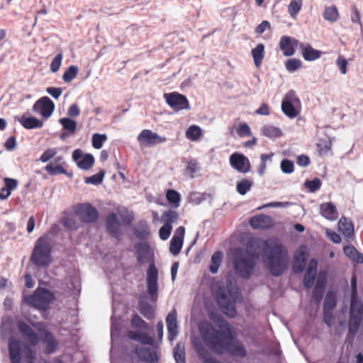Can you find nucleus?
Instances as JSON below:
<instances>
[{"mask_svg":"<svg viewBox=\"0 0 363 363\" xmlns=\"http://www.w3.org/2000/svg\"><path fill=\"white\" fill-rule=\"evenodd\" d=\"M218 329L208 323L201 328V333L206 345L218 354L225 352L233 357L244 358L247 356V350L243 343L235 337L233 330L225 320H218Z\"/></svg>","mask_w":363,"mask_h":363,"instance_id":"obj_1","label":"nucleus"},{"mask_svg":"<svg viewBox=\"0 0 363 363\" xmlns=\"http://www.w3.org/2000/svg\"><path fill=\"white\" fill-rule=\"evenodd\" d=\"M250 247L262 251L265 257L264 263L272 275L279 277L286 269L289 259L288 250L278 239L255 240L250 242Z\"/></svg>","mask_w":363,"mask_h":363,"instance_id":"obj_2","label":"nucleus"},{"mask_svg":"<svg viewBox=\"0 0 363 363\" xmlns=\"http://www.w3.org/2000/svg\"><path fill=\"white\" fill-rule=\"evenodd\" d=\"M18 329L28 345L22 349L21 342L15 338L9 341V353L11 363H34L35 354L30 346H35L40 342V337L32 328L23 321L18 323Z\"/></svg>","mask_w":363,"mask_h":363,"instance_id":"obj_3","label":"nucleus"},{"mask_svg":"<svg viewBox=\"0 0 363 363\" xmlns=\"http://www.w3.org/2000/svg\"><path fill=\"white\" fill-rule=\"evenodd\" d=\"M239 295L238 289L234 286H219L213 293L220 311L230 318L237 315L235 303Z\"/></svg>","mask_w":363,"mask_h":363,"instance_id":"obj_4","label":"nucleus"},{"mask_svg":"<svg viewBox=\"0 0 363 363\" xmlns=\"http://www.w3.org/2000/svg\"><path fill=\"white\" fill-rule=\"evenodd\" d=\"M52 246L48 235L40 237L35 242L30 262L38 267L48 266L52 262Z\"/></svg>","mask_w":363,"mask_h":363,"instance_id":"obj_5","label":"nucleus"},{"mask_svg":"<svg viewBox=\"0 0 363 363\" xmlns=\"http://www.w3.org/2000/svg\"><path fill=\"white\" fill-rule=\"evenodd\" d=\"M258 257L248 250L244 251L236 249L233 257L235 272L236 274L242 278H249L255 266V259Z\"/></svg>","mask_w":363,"mask_h":363,"instance_id":"obj_6","label":"nucleus"},{"mask_svg":"<svg viewBox=\"0 0 363 363\" xmlns=\"http://www.w3.org/2000/svg\"><path fill=\"white\" fill-rule=\"evenodd\" d=\"M52 292L45 288L38 287L32 295L26 298V302L36 309L45 311L55 301Z\"/></svg>","mask_w":363,"mask_h":363,"instance_id":"obj_7","label":"nucleus"},{"mask_svg":"<svg viewBox=\"0 0 363 363\" xmlns=\"http://www.w3.org/2000/svg\"><path fill=\"white\" fill-rule=\"evenodd\" d=\"M121 224L123 225H130L133 220L131 215L128 213L119 214ZM106 229L111 235L118 240L121 239L122 232L121 229V223L118 220L117 214L111 213L106 217Z\"/></svg>","mask_w":363,"mask_h":363,"instance_id":"obj_8","label":"nucleus"},{"mask_svg":"<svg viewBox=\"0 0 363 363\" xmlns=\"http://www.w3.org/2000/svg\"><path fill=\"white\" fill-rule=\"evenodd\" d=\"M74 211L80 220L85 223H94L99 217L97 209L88 203L77 204Z\"/></svg>","mask_w":363,"mask_h":363,"instance_id":"obj_9","label":"nucleus"},{"mask_svg":"<svg viewBox=\"0 0 363 363\" xmlns=\"http://www.w3.org/2000/svg\"><path fill=\"white\" fill-rule=\"evenodd\" d=\"M164 98L168 106L175 111L190 109V105L187 98L179 92L174 91L164 94Z\"/></svg>","mask_w":363,"mask_h":363,"instance_id":"obj_10","label":"nucleus"},{"mask_svg":"<svg viewBox=\"0 0 363 363\" xmlns=\"http://www.w3.org/2000/svg\"><path fill=\"white\" fill-rule=\"evenodd\" d=\"M300 103L299 99L296 95L294 91H289L283 99L281 103V110L283 113L290 118L296 117L299 111L295 108V105Z\"/></svg>","mask_w":363,"mask_h":363,"instance_id":"obj_11","label":"nucleus"},{"mask_svg":"<svg viewBox=\"0 0 363 363\" xmlns=\"http://www.w3.org/2000/svg\"><path fill=\"white\" fill-rule=\"evenodd\" d=\"M158 271L152 262L147 271V291L152 301H156L158 296Z\"/></svg>","mask_w":363,"mask_h":363,"instance_id":"obj_12","label":"nucleus"},{"mask_svg":"<svg viewBox=\"0 0 363 363\" xmlns=\"http://www.w3.org/2000/svg\"><path fill=\"white\" fill-rule=\"evenodd\" d=\"M55 109V104L48 96L41 97L33 106V111L39 113L44 118L51 116Z\"/></svg>","mask_w":363,"mask_h":363,"instance_id":"obj_13","label":"nucleus"},{"mask_svg":"<svg viewBox=\"0 0 363 363\" xmlns=\"http://www.w3.org/2000/svg\"><path fill=\"white\" fill-rule=\"evenodd\" d=\"M137 139L139 143L145 146H154L157 144L164 143L167 140L165 137L160 136L149 129L143 130Z\"/></svg>","mask_w":363,"mask_h":363,"instance_id":"obj_14","label":"nucleus"},{"mask_svg":"<svg viewBox=\"0 0 363 363\" xmlns=\"http://www.w3.org/2000/svg\"><path fill=\"white\" fill-rule=\"evenodd\" d=\"M38 331L40 334L41 342L45 345L44 352L46 354L55 352L57 350L59 342L54 335L45 328H40Z\"/></svg>","mask_w":363,"mask_h":363,"instance_id":"obj_15","label":"nucleus"},{"mask_svg":"<svg viewBox=\"0 0 363 363\" xmlns=\"http://www.w3.org/2000/svg\"><path fill=\"white\" fill-rule=\"evenodd\" d=\"M72 159L77 163L78 167L84 170L90 169L94 163V156L89 153L84 154L80 149L74 150Z\"/></svg>","mask_w":363,"mask_h":363,"instance_id":"obj_16","label":"nucleus"},{"mask_svg":"<svg viewBox=\"0 0 363 363\" xmlns=\"http://www.w3.org/2000/svg\"><path fill=\"white\" fill-rule=\"evenodd\" d=\"M231 167L241 173H247L250 170V163L247 157L242 154L233 153L230 157Z\"/></svg>","mask_w":363,"mask_h":363,"instance_id":"obj_17","label":"nucleus"},{"mask_svg":"<svg viewBox=\"0 0 363 363\" xmlns=\"http://www.w3.org/2000/svg\"><path fill=\"white\" fill-rule=\"evenodd\" d=\"M135 255L138 263L140 265L148 263L152 258L150 246L145 242H138L135 245Z\"/></svg>","mask_w":363,"mask_h":363,"instance_id":"obj_18","label":"nucleus"},{"mask_svg":"<svg viewBox=\"0 0 363 363\" xmlns=\"http://www.w3.org/2000/svg\"><path fill=\"white\" fill-rule=\"evenodd\" d=\"M298 40L289 36H282L279 41V48L284 56H292L296 51V48L299 45Z\"/></svg>","mask_w":363,"mask_h":363,"instance_id":"obj_19","label":"nucleus"},{"mask_svg":"<svg viewBox=\"0 0 363 363\" xmlns=\"http://www.w3.org/2000/svg\"><path fill=\"white\" fill-rule=\"evenodd\" d=\"M317 260L311 259L303 276V285L307 289L312 288L314 284L317 274Z\"/></svg>","mask_w":363,"mask_h":363,"instance_id":"obj_20","label":"nucleus"},{"mask_svg":"<svg viewBox=\"0 0 363 363\" xmlns=\"http://www.w3.org/2000/svg\"><path fill=\"white\" fill-rule=\"evenodd\" d=\"M249 223L254 229H268L272 228L274 225L272 218L264 214L252 216L250 219Z\"/></svg>","mask_w":363,"mask_h":363,"instance_id":"obj_21","label":"nucleus"},{"mask_svg":"<svg viewBox=\"0 0 363 363\" xmlns=\"http://www.w3.org/2000/svg\"><path fill=\"white\" fill-rule=\"evenodd\" d=\"M168 331V339L173 341L178 334L177 313L175 309L172 310L166 318Z\"/></svg>","mask_w":363,"mask_h":363,"instance_id":"obj_22","label":"nucleus"},{"mask_svg":"<svg viewBox=\"0 0 363 363\" xmlns=\"http://www.w3.org/2000/svg\"><path fill=\"white\" fill-rule=\"evenodd\" d=\"M338 229L347 241H351L354 239V225L347 218L342 217L339 220Z\"/></svg>","mask_w":363,"mask_h":363,"instance_id":"obj_23","label":"nucleus"},{"mask_svg":"<svg viewBox=\"0 0 363 363\" xmlns=\"http://www.w3.org/2000/svg\"><path fill=\"white\" fill-rule=\"evenodd\" d=\"M138 359L145 363H155L157 361V352L150 347H138L135 350Z\"/></svg>","mask_w":363,"mask_h":363,"instance_id":"obj_24","label":"nucleus"},{"mask_svg":"<svg viewBox=\"0 0 363 363\" xmlns=\"http://www.w3.org/2000/svg\"><path fill=\"white\" fill-rule=\"evenodd\" d=\"M320 214L329 220H336L338 218L337 208L332 202L321 203L320 206Z\"/></svg>","mask_w":363,"mask_h":363,"instance_id":"obj_25","label":"nucleus"},{"mask_svg":"<svg viewBox=\"0 0 363 363\" xmlns=\"http://www.w3.org/2000/svg\"><path fill=\"white\" fill-rule=\"evenodd\" d=\"M306 256L303 250L296 251L293 262V271L295 273H301L306 268Z\"/></svg>","mask_w":363,"mask_h":363,"instance_id":"obj_26","label":"nucleus"},{"mask_svg":"<svg viewBox=\"0 0 363 363\" xmlns=\"http://www.w3.org/2000/svg\"><path fill=\"white\" fill-rule=\"evenodd\" d=\"M300 48L303 59L306 61H313L320 57L321 51L314 49L310 45L300 43Z\"/></svg>","mask_w":363,"mask_h":363,"instance_id":"obj_27","label":"nucleus"},{"mask_svg":"<svg viewBox=\"0 0 363 363\" xmlns=\"http://www.w3.org/2000/svg\"><path fill=\"white\" fill-rule=\"evenodd\" d=\"M19 122L26 129L38 128L43 125V121L34 117H26L25 115L22 116Z\"/></svg>","mask_w":363,"mask_h":363,"instance_id":"obj_28","label":"nucleus"},{"mask_svg":"<svg viewBox=\"0 0 363 363\" xmlns=\"http://www.w3.org/2000/svg\"><path fill=\"white\" fill-rule=\"evenodd\" d=\"M343 252L345 255L357 263H363V255L359 253L354 246L348 245L344 247Z\"/></svg>","mask_w":363,"mask_h":363,"instance_id":"obj_29","label":"nucleus"},{"mask_svg":"<svg viewBox=\"0 0 363 363\" xmlns=\"http://www.w3.org/2000/svg\"><path fill=\"white\" fill-rule=\"evenodd\" d=\"M252 55L255 66L259 67L262 65L264 57V45L262 43L258 44L252 50Z\"/></svg>","mask_w":363,"mask_h":363,"instance_id":"obj_30","label":"nucleus"},{"mask_svg":"<svg viewBox=\"0 0 363 363\" xmlns=\"http://www.w3.org/2000/svg\"><path fill=\"white\" fill-rule=\"evenodd\" d=\"M63 226L69 230H76L80 227V223L72 215H66L61 220Z\"/></svg>","mask_w":363,"mask_h":363,"instance_id":"obj_31","label":"nucleus"},{"mask_svg":"<svg viewBox=\"0 0 363 363\" xmlns=\"http://www.w3.org/2000/svg\"><path fill=\"white\" fill-rule=\"evenodd\" d=\"M139 311L140 313L147 319L152 320L155 317V311L152 306L143 301H139Z\"/></svg>","mask_w":363,"mask_h":363,"instance_id":"obj_32","label":"nucleus"},{"mask_svg":"<svg viewBox=\"0 0 363 363\" xmlns=\"http://www.w3.org/2000/svg\"><path fill=\"white\" fill-rule=\"evenodd\" d=\"M363 313V303L358 300L357 296L351 297L350 315L361 316Z\"/></svg>","mask_w":363,"mask_h":363,"instance_id":"obj_33","label":"nucleus"},{"mask_svg":"<svg viewBox=\"0 0 363 363\" xmlns=\"http://www.w3.org/2000/svg\"><path fill=\"white\" fill-rule=\"evenodd\" d=\"M174 358L176 363H186L185 349L182 343H177L173 349Z\"/></svg>","mask_w":363,"mask_h":363,"instance_id":"obj_34","label":"nucleus"},{"mask_svg":"<svg viewBox=\"0 0 363 363\" xmlns=\"http://www.w3.org/2000/svg\"><path fill=\"white\" fill-rule=\"evenodd\" d=\"M262 133L268 138H278L282 134L280 128L273 125H264L262 128Z\"/></svg>","mask_w":363,"mask_h":363,"instance_id":"obj_35","label":"nucleus"},{"mask_svg":"<svg viewBox=\"0 0 363 363\" xmlns=\"http://www.w3.org/2000/svg\"><path fill=\"white\" fill-rule=\"evenodd\" d=\"M222 256L221 252H216L213 254L209 266V270L211 273L216 274L218 272L222 261Z\"/></svg>","mask_w":363,"mask_h":363,"instance_id":"obj_36","label":"nucleus"},{"mask_svg":"<svg viewBox=\"0 0 363 363\" xmlns=\"http://www.w3.org/2000/svg\"><path fill=\"white\" fill-rule=\"evenodd\" d=\"M339 17V13L335 6L326 7L323 12V18L330 22H335Z\"/></svg>","mask_w":363,"mask_h":363,"instance_id":"obj_37","label":"nucleus"},{"mask_svg":"<svg viewBox=\"0 0 363 363\" xmlns=\"http://www.w3.org/2000/svg\"><path fill=\"white\" fill-rule=\"evenodd\" d=\"M166 198L168 202L172 204L174 208H177L179 206L181 201L180 194L174 189H169L166 192Z\"/></svg>","mask_w":363,"mask_h":363,"instance_id":"obj_38","label":"nucleus"},{"mask_svg":"<svg viewBox=\"0 0 363 363\" xmlns=\"http://www.w3.org/2000/svg\"><path fill=\"white\" fill-rule=\"evenodd\" d=\"M336 294L333 291H328L325 296L323 309L327 310H333V308L336 306Z\"/></svg>","mask_w":363,"mask_h":363,"instance_id":"obj_39","label":"nucleus"},{"mask_svg":"<svg viewBox=\"0 0 363 363\" xmlns=\"http://www.w3.org/2000/svg\"><path fill=\"white\" fill-rule=\"evenodd\" d=\"M362 320L361 316L350 315L349 320V333L354 335L359 328Z\"/></svg>","mask_w":363,"mask_h":363,"instance_id":"obj_40","label":"nucleus"},{"mask_svg":"<svg viewBox=\"0 0 363 363\" xmlns=\"http://www.w3.org/2000/svg\"><path fill=\"white\" fill-rule=\"evenodd\" d=\"M179 219V213L172 210H168L164 211L162 215V220L164 222V224H172L176 222Z\"/></svg>","mask_w":363,"mask_h":363,"instance_id":"obj_41","label":"nucleus"},{"mask_svg":"<svg viewBox=\"0 0 363 363\" xmlns=\"http://www.w3.org/2000/svg\"><path fill=\"white\" fill-rule=\"evenodd\" d=\"M201 135V129L199 126L192 125L186 131V138L191 140H197Z\"/></svg>","mask_w":363,"mask_h":363,"instance_id":"obj_42","label":"nucleus"},{"mask_svg":"<svg viewBox=\"0 0 363 363\" xmlns=\"http://www.w3.org/2000/svg\"><path fill=\"white\" fill-rule=\"evenodd\" d=\"M45 170L50 175H57V174H66L67 170L60 164L53 165L52 163L48 164Z\"/></svg>","mask_w":363,"mask_h":363,"instance_id":"obj_43","label":"nucleus"},{"mask_svg":"<svg viewBox=\"0 0 363 363\" xmlns=\"http://www.w3.org/2000/svg\"><path fill=\"white\" fill-rule=\"evenodd\" d=\"M303 4V0H291L288 6V12L294 18L300 11Z\"/></svg>","mask_w":363,"mask_h":363,"instance_id":"obj_44","label":"nucleus"},{"mask_svg":"<svg viewBox=\"0 0 363 363\" xmlns=\"http://www.w3.org/2000/svg\"><path fill=\"white\" fill-rule=\"evenodd\" d=\"M59 122L65 130H68L72 134L75 133L77 130V123L74 121L69 118H62L60 119Z\"/></svg>","mask_w":363,"mask_h":363,"instance_id":"obj_45","label":"nucleus"},{"mask_svg":"<svg viewBox=\"0 0 363 363\" xmlns=\"http://www.w3.org/2000/svg\"><path fill=\"white\" fill-rule=\"evenodd\" d=\"M79 69L75 65H71L69 68L64 72L62 79L65 82H70L72 81L78 74Z\"/></svg>","mask_w":363,"mask_h":363,"instance_id":"obj_46","label":"nucleus"},{"mask_svg":"<svg viewBox=\"0 0 363 363\" xmlns=\"http://www.w3.org/2000/svg\"><path fill=\"white\" fill-rule=\"evenodd\" d=\"M321 181L319 178H315L313 180H308L304 183L306 188L311 193H314L321 187Z\"/></svg>","mask_w":363,"mask_h":363,"instance_id":"obj_47","label":"nucleus"},{"mask_svg":"<svg viewBox=\"0 0 363 363\" xmlns=\"http://www.w3.org/2000/svg\"><path fill=\"white\" fill-rule=\"evenodd\" d=\"M130 323L134 328L147 329V323L136 313L133 315Z\"/></svg>","mask_w":363,"mask_h":363,"instance_id":"obj_48","label":"nucleus"},{"mask_svg":"<svg viewBox=\"0 0 363 363\" xmlns=\"http://www.w3.org/2000/svg\"><path fill=\"white\" fill-rule=\"evenodd\" d=\"M104 175L105 172L104 170H101L99 173L94 174L91 177H86L85 179V182L86 184L98 185L102 182Z\"/></svg>","mask_w":363,"mask_h":363,"instance_id":"obj_49","label":"nucleus"},{"mask_svg":"<svg viewBox=\"0 0 363 363\" xmlns=\"http://www.w3.org/2000/svg\"><path fill=\"white\" fill-rule=\"evenodd\" d=\"M106 139L105 134L94 133L92 135V146L96 149H100Z\"/></svg>","mask_w":363,"mask_h":363,"instance_id":"obj_50","label":"nucleus"},{"mask_svg":"<svg viewBox=\"0 0 363 363\" xmlns=\"http://www.w3.org/2000/svg\"><path fill=\"white\" fill-rule=\"evenodd\" d=\"M301 61L296 58L289 59L285 63L286 69L290 72L297 70L301 67Z\"/></svg>","mask_w":363,"mask_h":363,"instance_id":"obj_51","label":"nucleus"},{"mask_svg":"<svg viewBox=\"0 0 363 363\" xmlns=\"http://www.w3.org/2000/svg\"><path fill=\"white\" fill-rule=\"evenodd\" d=\"M182 240H177L175 238H172L169 245V252L173 255H177L180 252L183 246Z\"/></svg>","mask_w":363,"mask_h":363,"instance_id":"obj_52","label":"nucleus"},{"mask_svg":"<svg viewBox=\"0 0 363 363\" xmlns=\"http://www.w3.org/2000/svg\"><path fill=\"white\" fill-rule=\"evenodd\" d=\"M252 182L247 179H242L237 184V191L241 195H245L251 188Z\"/></svg>","mask_w":363,"mask_h":363,"instance_id":"obj_53","label":"nucleus"},{"mask_svg":"<svg viewBox=\"0 0 363 363\" xmlns=\"http://www.w3.org/2000/svg\"><path fill=\"white\" fill-rule=\"evenodd\" d=\"M237 133L242 138L252 135L250 128L246 123H242L238 126Z\"/></svg>","mask_w":363,"mask_h":363,"instance_id":"obj_54","label":"nucleus"},{"mask_svg":"<svg viewBox=\"0 0 363 363\" xmlns=\"http://www.w3.org/2000/svg\"><path fill=\"white\" fill-rule=\"evenodd\" d=\"M281 169L285 174H291L294 171V162L289 160L284 159L281 162Z\"/></svg>","mask_w":363,"mask_h":363,"instance_id":"obj_55","label":"nucleus"},{"mask_svg":"<svg viewBox=\"0 0 363 363\" xmlns=\"http://www.w3.org/2000/svg\"><path fill=\"white\" fill-rule=\"evenodd\" d=\"M172 230V226L169 225V224H164L159 230V235L160 238L162 240H167L170 235L171 232Z\"/></svg>","mask_w":363,"mask_h":363,"instance_id":"obj_56","label":"nucleus"},{"mask_svg":"<svg viewBox=\"0 0 363 363\" xmlns=\"http://www.w3.org/2000/svg\"><path fill=\"white\" fill-rule=\"evenodd\" d=\"M63 55L62 52L58 53L52 60L50 64V70L52 72H56L59 70L62 60Z\"/></svg>","mask_w":363,"mask_h":363,"instance_id":"obj_57","label":"nucleus"},{"mask_svg":"<svg viewBox=\"0 0 363 363\" xmlns=\"http://www.w3.org/2000/svg\"><path fill=\"white\" fill-rule=\"evenodd\" d=\"M56 154L57 150L55 148H49L41 155L40 160L43 162H47L53 158Z\"/></svg>","mask_w":363,"mask_h":363,"instance_id":"obj_58","label":"nucleus"},{"mask_svg":"<svg viewBox=\"0 0 363 363\" xmlns=\"http://www.w3.org/2000/svg\"><path fill=\"white\" fill-rule=\"evenodd\" d=\"M336 65L339 67V69L342 74H345L347 73V67L348 62H347V60L346 59H345L342 55H340L337 57V59L336 60Z\"/></svg>","mask_w":363,"mask_h":363,"instance_id":"obj_59","label":"nucleus"},{"mask_svg":"<svg viewBox=\"0 0 363 363\" xmlns=\"http://www.w3.org/2000/svg\"><path fill=\"white\" fill-rule=\"evenodd\" d=\"M326 282L327 272L325 271H320L318 274L317 280L315 285L318 286V287L319 286L325 289Z\"/></svg>","mask_w":363,"mask_h":363,"instance_id":"obj_60","label":"nucleus"},{"mask_svg":"<svg viewBox=\"0 0 363 363\" xmlns=\"http://www.w3.org/2000/svg\"><path fill=\"white\" fill-rule=\"evenodd\" d=\"M325 291V289L322 287H318V286H314L313 290V298L316 301L317 303H319L323 296Z\"/></svg>","mask_w":363,"mask_h":363,"instance_id":"obj_61","label":"nucleus"},{"mask_svg":"<svg viewBox=\"0 0 363 363\" xmlns=\"http://www.w3.org/2000/svg\"><path fill=\"white\" fill-rule=\"evenodd\" d=\"M5 188L11 192L12 190L15 189L17 186L18 182L14 179L5 178L4 179Z\"/></svg>","mask_w":363,"mask_h":363,"instance_id":"obj_62","label":"nucleus"},{"mask_svg":"<svg viewBox=\"0 0 363 363\" xmlns=\"http://www.w3.org/2000/svg\"><path fill=\"white\" fill-rule=\"evenodd\" d=\"M140 343L143 345H153L154 340L152 337L149 336L147 334L145 333H142L140 336V339L138 340Z\"/></svg>","mask_w":363,"mask_h":363,"instance_id":"obj_63","label":"nucleus"},{"mask_svg":"<svg viewBox=\"0 0 363 363\" xmlns=\"http://www.w3.org/2000/svg\"><path fill=\"white\" fill-rule=\"evenodd\" d=\"M199 167L196 160H191L186 167V171L191 174V177H194V174L199 170Z\"/></svg>","mask_w":363,"mask_h":363,"instance_id":"obj_64","label":"nucleus"}]
</instances>
